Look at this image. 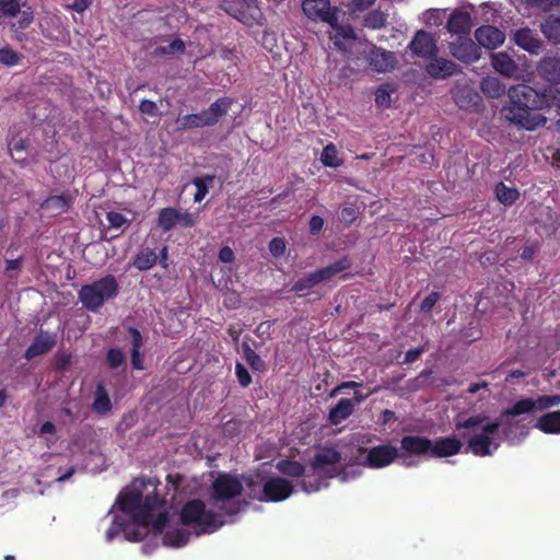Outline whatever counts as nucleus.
Instances as JSON below:
<instances>
[{"label": "nucleus", "instance_id": "f257e3e1", "mask_svg": "<svg viewBox=\"0 0 560 560\" xmlns=\"http://www.w3.org/2000/svg\"><path fill=\"white\" fill-rule=\"evenodd\" d=\"M559 404V395L522 398L494 420L486 413L475 415L463 422H456V430L472 454L488 456L499 448L503 439L512 444L522 442L530 429L535 428L533 416Z\"/></svg>", "mask_w": 560, "mask_h": 560}, {"label": "nucleus", "instance_id": "f03ea898", "mask_svg": "<svg viewBox=\"0 0 560 560\" xmlns=\"http://www.w3.org/2000/svg\"><path fill=\"white\" fill-rule=\"evenodd\" d=\"M242 482L234 476L223 474L212 482L208 505L201 500L187 502L180 513L182 526L167 527L163 544L168 547H183L189 540L190 528L196 536L218 530L225 515H234L246 504L241 500Z\"/></svg>", "mask_w": 560, "mask_h": 560}, {"label": "nucleus", "instance_id": "7ed1b4c3", "mask_svg": "<svg viewBox=\"0 0 560 560\" xmlns=\"http://www.w3.org/2000/svg\"><path fill=\"white\" fill-rule=\"evenodd\" d=\"M143 482L136 480L118 497L116 504L108 512L109 526L105 530L106 541L110 542L119 534L127 540H140L153 532L155 536L166 527V500H160L158 494L142 502Z\"/></svg>", "mask_w": 560, "mask_h": 560}, {"label": "nucleus", "instance_id": "20e7f679", "mask_svg": "<svg viewBox=\"0 0 560 560\" xmlns=\"http://www.w3.org/2000/svg\"><path fill=\"white\" fill-rule=\"evenodd\" d=\"M508 95L510 103L503 109L505 118L527 130L546 124L547 118L538 110L560 105V90L557 86H550L539 94L529 85L516 84L509 89Z\"/></svg>", "mask_w": 560, "mask_h": 560}, {"label": "nucleus", "instance_id": "39448f33", "mask_svg": "<svg viewBox=\"0 0 560 560\" xmlns=\"http://www.w3.org/2000/svg\"><path fill=\"white\" fill-rule=\"evenodd\" d=\"M327 35L335 49L348 59H358L366 52L368 42L359 37L351 24L336 15L327 23Z\"/></svg>", "mask_w": 560, "mask_h": 560}, {"label": "nucleus", "instance_id": "423d86ee", "mask_svg": "<svg viewBox=\"0 0 560 560\" xmlns=\"http://www.w3.org/2000/svg\"><path fill=\"white\" fill-rule=\"evenodd\" d=\"M118 294V282L112 275H107L90 284H85L79 291V300L82 305L92 312L98 311L106 301Z\"/></svg>", "mask_w": 560, "mask_h": 560}, {"label": "nucleus", "instance_id": "0eeeda50", "mask_svg": "<svg viewBox=\"0 0 560 560\" xmlns=\"http://www.w3.org/2000/svg\"><path fill=\"white\" fill-rule=\"evenodd\" d=\"M341 459L340 453L334 447H325L317 451L313 463L312 470L313 475L318 478H332L337 476L341 481H348L350 478H354L357 470L354 467H350L348 470L338 471V463Z\"/></svg>", "mask_w": 560, "mask_h": 560}, {"label": "nucleus", "instance_id": "6e6552de", "mask_svg": "<svg viewBox=\"0 0 560 560\" xmlns=\"http://www.w3.org/2000/svg\"><path fill=\"white\" fill-rule=\"evenodd\" d=\"M257 481L248 480L250 488L249 495L260 501H283L289 498L293 491V486L290 481L281 477H272L264 480L260 474L257 475Z\"/></svg>", "mask_w": 560, "mask_h": 560}, {"label": "nucleus", "instance_id": "1a4fd4ad", "mask_svg": "<svg viewBox=\"0 0 560 560\" xmlns=\"http://www.w3.org/2000/svg\"><path fill=\"white\" fill-rule=\"evenodd\" d=\"M232 105L228 97L215 101L210 107L199 114L179 116L176 120L178 129H194L214 126Z\"/></svg>", "mask_w": 560, "mask_h": 560}, {"label": "nucleus", "instance_id": "9d476101", "mask_svg": "<svg viewBox=\"0 0 560 560\" xmlns=\"http://www.w3.org/2000/svg\"><path fill=\"white\" fill-rule=\"evenodd\" d=\"M223 9L231 16L249 26L261 24L264 20L256 0H225Z\"/></svg>", "mask_w": 560, "mask_h": 560}, {"label": "nucleus", "instance_id": "9b49d317", "mask_svg": "<svg viewBox=\"0 0 560 560\" xmlns=\"http://www.w3.org/2000/svg\"><path fill=\"white\" fill-rule=\"evenodd\" d=\"M399 458V451L390 444H382L370 450H360L359 464L370 468H383Z\"/></svg>", "mask_w": 560, "mask_h": 560}, {"label": "nucleus", "instance_id": "f8f14e48", "mask_svg": "<svg viewBox=\"0 0 560 560\" xmlns=\"http://www.w3.org/2000/svg\"><path fill=\"white\" fill-rule=\"evenodd\" d=\"M401 453L399 458L401 464L406 467H411L416 464L411 456H429L431 453V440L418 435H407L400 441Z\"/></svg>", "mask_w": 560, "mask_h": 560}, {"label": "nucleus", "instance_id": "ddd939ff", "mask_svg": "<svg viewBox=\"0 0 560 560\" xmlns=\"http://www.w3.org/2000/svg\"><path fill=\"white\" fill-rule=\"evenodd\" d=\"M198 222V214L190 213L188 211H182L176 208L167 207L163 208L159 212L158 225L164 232H167L174 228H190Z\"/></svg>", "mask_w": 560, "mask_h": 560}, {"label": "nucleus", "instance_id": "4468645a", "mask_svg": "<svg viewBox=\"0 0 560 560\" xmlns=\"http://www.w3.org/2000/svg\"><path fill=\"white\" fill-rule=\"evenodd\" d=\"M349 266L350 262L347 258L340 259L330 266H327L316 272H313L298 280L293 285V291L303 292L305 290L312 289L319 282L328 280L336 276L337 273L346 270Z\"/></svg>", "mask_w": 560, "mask_h": 560}, {"label": "nucleus", "instance_id": "2eb2a0df", "mask_svg": "<svg viewBox=\"0 0 560 560\" xmlns=\"http://www.w3.org/2000/svg\"><path fill=\"white\" fill-rule=\"evenodd\" d=\"M302 10L308 20L326 24L340 12L338 8L331 7L329 0H303Z\"/></svg>", "mask_w": 560, "mask_h": 560}, {"label": "nucleus", "instance_id": "dca6fc26", "mask_svg": "<svg viewBox=\"0 0 560 560\" xmlns=\"http://www.w3.org/2000/svg\"><path fill=\"white\" fill-rule=\"evenodd\" d=\"M369 62V66L378 73H385L394 70L397 59L392 51L376 47L368 43L366 52L362 54Z\"/></svg>", "mask_w": 560, "mask_h": 560}, {"label": "nucleus", "instance_id": "f3484780", "mask_svg": "<svg viewBox=\"0 0 560 560\" xmlns=\"http://www.w3.org/2000/svg\"><path fill=\"white\" fill-rule=\"evenodd\" d=\"M451 54L459 61L467 63L480 58L479 48L472 39L460 35L451 44Z\"/></svg>", "mask_w": 560, "mask_h": 560}, {"label": "nucleus", "instance_id": "a211bd4d", "mask_svg": "<svg viewBox=\"0 0 560 560\" xmlns=\"http://www.w3.org/2000/svg\"><path fill=\"white\" fill-rule=\"evenodd\" d=\"M408 48L418 57L431 58L436 52V43L432 34L420 30L415 34Z\"/></svg>", "mask_w": 560, "mask_h": 560}, {"label": "nucleus", "instance_id": "6ab92c4d", "mask_svg": "<svg viewBox=\"0 0 560 560\" xmlns=\"http://www.w3.org/2000/svg\"><path fill=\"white\" fill-rule=\"evenodd\" d=\"M475 38L480 46L487 49H495L504 43L505 34L495 26L483 25L476 30Z\"/></svg>", "mask_w": 560, "mask_h": 560}, {"label": "nucleus", "instance_id": "aec40b11", "mask_svg": "<svg viewBox=\"0 0 560 560\" xmlns=\"http://www.w3.org/2000/svg\"><path fill=\"white\" fill-rule=\"evenodd\" d=\"M463 442L454 436L441 438L431 441L430 457H448L460 452Z\"/></svg>", "mask_w": 560, "mask_h": 560}, {"label": "nucleus", "instance_id": "412c9836", "mask_svg": "<svg viewBox=\"0 0 560 560\" xmlns=\"http://www.w3.org/2000/svg\"><path fill=\"white\" fill-rule=\"evenodd\" d=\"M491 66L492 68L506 78H517L518 66L514 59L506 52L500 51L491 54Z\"/></svg>", "mask_w": 560, "mask_h": 560}, {"label": "nucleus", "instance_id": "4be33fe9", "mask_svg": "<svg viewBox=\"0 0 560 560\" xmlns=\"http://www.w3.org/2000/svg\"><path fill=\"white\" fill-rule=\"evenodd\" d=\"M513 40L518 47L534 55L539 54L542 46V42L527 27L515 31Z\"/></svg>", "mask_w": 560, "mask_h": 560}, {"label": "nucleus", "instance_id": "5701e85b", "mask_svg": "<svg viewBox=\"0 0 560 560\" xmlns=\"http://www.w3.org/2000/svg\"><path fill=\"white\" fill-rule=\"evenodd\" d=\"M427 73L434 79H446L458 71V67L451 60L433 58L425 66Z\"/></svg>", "mask_w": 560, "mask_h": 560}, {"label": "nucleus", "instance_id": "b1692460", "mask_svg": "<svg viewBox=\"0 0 560 560\" xmlns=\"http://www.w3.org/2000/svg\"><path fill=\"white\" fill-rule=\"evenodd\" d=\"M535 428L547 434H560V410L539 417L535 420Z\"/></svg>", "mask_w": 560, "mask_h": 560}, {"label": "nucleus", "instance_id": "393cba45", "mask_svg": "<svg viewBox=\"0 0 560 560\" xmlns=\"http://www.w3.org/2000/svg\"><path fill=\"white\" fill-rule=\"evenodd\" d=\"M471 27V18L468 12H454L447 23V28L452 33L467 34Z\"/></svg>", "mask_w": 560, "mask_h": 560}, {"label": "nucleus", "instance_id": "a878e982", "mask_svg": "<svg viewBox=\"0 0 560 560\" xmlns=\"http://www.w3.org/2000/svg\"><path fill=\"white\" fill-rule=\"evenodd\" d=\"M539 73L548 81H560V58H544L538 67Z\"/></svg>", "mask_w": 560, "mask_h": 560}, {"label": "nucleus", "instance_id": "bb28decb", "mask_svg": "<svg viewBox=\"0 0 560 560\" xmlns=\"http://www.w3.org/2000/svg\"><path fill=\"white\" fill-rule=\"evenodd\" d=\"M354 410V402L348 398L340 399L330 410L328 419L332 424H339L346 420Z\"/></svg>", "mask_w": 560, "mask_h": 560}, {"label": "nucleus", "instance_id": "cd10ccee", "mask_svg": "<svg viewBox=\"0 0 560 560\" xmlns=\"http://www.w3.org/2000/svg\"><path fill=\"white\" fill-rule=\"evenodd\" d=\"M480 89L490 98H499L506 91L505 84L499 78L490 75L482 79Z\"/></svg>", "mask_w": 560, "mask_h": 560}, {"label": "nucleus", "instance_id": "c85d7f7f", "mask_svg": "<svg viewBox=\"0 0 560 560\" xmlns=\"http://www.w3.org/2000/svg\"><path fill=\"white\" fill-rule=\"evenodd\" d=\"M541 33L552 44H560V15H550L540 25Z\"/></svg>", "mask_w": 560, "mask_h": 560}, {"label": "nucleus", "instance_id": "c756f323", "mask_svg": "<svg viewBox=\"0 0 560 560\" xmlns=\"http://www.w3.org/2000/svg\"><path fill=\"white\" fill-rule=\"evenodd\" d=\"M158 261V255L154 249L145 247L135 256L132 265L140 271L149 270Z\"/></svg>", "mask_w": 560, "mask_h": 560}, {"label": "nucleus", "instance_id": "7c9ffc66", "mask_svg": "<svg viewBox=\"0 0 560 560\" xmlns=\"http://www.w3.org/2000/svg\"><path fill=\"white\" fill-rule=\"evenodd\" d=\"M456 104L464 109L478 105L480 96L470 88H462L454 94Z\"/></svg>", "mask_w": 560, "mask_h": 560}, {"label": "nucleus", "instance_id": "2f4dec72", "mask_svg": "<svg viewBox=\"0 0 560 560\" xmlns=\"http://www.w3.org/2000/svg\"><path fill=\"white\" fill-rule=\"evenodd\" d=\"M92 408L96 413L100 415L107 413L112 408V401L105 387L102 384L96 386Z\"/></svg>", "mask_w": 560, "mask_h": 560}, {"label": "nucleus", "instance_id": "473e14b6", "mask_svg": "<svg viewBox=\"0 0 560 560\" xmlns=\"http://www.w3.org/2000/svg\"><path fill=\"white\" fill-rule=\"evenodd\" d=\"M320 162L328 167H339L343 164V160L340 158L339 152L334 143H328L322 152Z\"/></svg>", "mask_w": 560, "mask_h": 560}, {"label": "nucleus", "instance_id": "72a5a7b5", "mask_svg": "<svg viewBox=\"0 0 560 560\" xmlns=\"http://www.w3.org/2000/svg\"><path fill=\"white\" fill-rule=\"evenodd\" d=\"M495 195L500 202L505 206L513 205L520 197V192L514 187H510L504 183H500L495 187Z\"/></svg>", "mask_w": 560, "mask_h": 560}, {"label": "nucleus", "instance_id": "f704fd0d", "mask_svg": "<svg viewBox=\"0 0 560 560\" xmlns=\"http://www.w3.org/2000/svg\"><path fill=\"white\" fill-rule=\"evenodd\" d=\"M130 335L132 338V349H131V363L132 366L137 370H142V360L140 358V348L142 346V337L137 329L130 328Z\"/></svg>", "mask_w": 560, "mask_h": 560}, {"label": "nucleus", "instance_id": "c9c22d12", "mask_svg": "<svg viewBox=\"0 0 560 560\" xmlns=\"http://www.w3.org/2000/svg\"><path fill=\"white\" fill-rule=\"evenodd\" d=\"M214 176L207 175L205 177H197L194 179L196 186V192L194 195L195 202H200L206 195L209 192V186L213 183Z\"/></svg>", "mask_w": 560, "mask_h": 560}, {"label": "nucleus", "instance_id": "e433bc0d", "mask_svg": "<svg viewBox=\"0 0 560 560\" xmlns=\"http://www.w3.org/2000/svg\"><path fill=\"white\" fill-rule=\"evenodd\" d=\"M277 468L280 472L292 477L302 476L304 472V468L300 463L291 460H280L277 464Z\"/></svg>", "mask_w": 560, "mask_h": 560}, {"label": "nucleus", "instance_id": "4c0bfd02", "mask_svg": "<svg viewBox=\"0 0 560 560\" xmlns=\"http://www.w3.org/2000/svg\"><path fill=\"white\" fill-rule=\"evenodd\" d=\"M55 343V335L42 331L39 335H37V354L50 350Z\"/></svg>", "mask_w": 560, "mask_h": 560}, {"label": "nucleus", "instance_id": "58836bf2", "mask_svg": "<svg viewBox=\"0 0 560 560\" xmlns=\"http://www.w3.org/2000/svg\"><path fill=\"white\" fill-rule=\"evenodd\" d=\"M385 22H386L385 14L380 11H373V12L369 13L364 20L365 26L373 28V30L383 27L385 25Z\"/></svg>", "mask_w": 560, "mask_h": 560}, {"label": "nucleus", "instance_id": "ea45409f", "mask_svg": "<svg viewBox=\"0 0 560 560\" xmlns=\"http://www.w3.org/2000/svg\"><path fill=\"white\" fill-rule=\"evenodd\" d=\"M185 48V44L182 39H174L166 46H160L155 49V54L159 55H172L182 52Z\"/></svg>", "mask_w": 560, "mask_h": 560}, {"label": "nucleus", "instance_id": "a19ab883", "mask_svg": "<svg viewBox=\"0 0 560 560\" xmlns=\"http://www.w3.org/2000/svg\"><path fill=\"white\" fill-rule=\"evenodd\" d=\"M109 225L114 229H124L129 224V220L119 212L109 211L106 214Z\"/></svg>", "mask_w": 560, "mask_h": 560}, {"label": "nucleus", "instance_id": "79ce46f5", "mask_svg": "<svg viewBox=\"0 0 560 560\" xmlns=\"http://www.w3.org/2000/svg\"><path fill=\"white\" fill-rule=\"evenodd\" d=\"M11 155L14 161L22 163L26 159L25 147L23 140H15L10 143Z\"/></svg>", "mask_w": 560, "mask_h": 560}, {"label": "nucleus", "instance_id": "37998d69", "mask_svg": "<svg viewBox=\"0 0 560 560\" xmlns=\"http://www.w3.org/2000/svg\"><path fill=\"white\" fill-rule=\"evenodd\" d=\"M66 207L67 202L65 198L60 196L51 197L43 203V208L47 210H56L58 213L63 212Z\"/></svg>", "mask_w": 560, "mask_h": 560}, {"label": "nucleus", "instance_id": "c03bdc74", "mask_svg": "<svg viewBox=\"0 0 560 560\" xmlns=\"http://www.w3.org/2000/svg\"><path fill=\"white\" fill-rule=\"evenodd\" d=\"M0 10L8 16H14L20 11V2L18 0H0Z\"/></svg>", "mask_w": 560, "mask_h": 560}, {"label": "nucleus", "instance_id": "a18cd8bd", "mask_svg": "<svg viewBox=\"0 0 560 560\" xmlns=\"http://www.w3.org/2000/svg\"><path fill=\"white\" fill-rule=\"evenodd\" d=\"M19 60L20 56L15 51L9 48L0 49V63L5 66H14L19 63Z\"/></svg>", "mask_w": 560, "mask_h": 560}, {"label": "nucleus", "instance_id": "49530a36", "mask_svg": "<svg viewBox=\"0 0 560 560\" xmlns=\"http://www.w3.org/2000/svg\"><path fill=\"white\" fill-rule=\"evenodd\" d=\"M375 102L381 107H388L390 104V93L386 88L377 89L375 93Z\"/></svg>", "mask_w": 560, "mask_h": 560}, {"label": "nucleus", "instance_id": "de8ad7c7", "mask_svg": "<svg viewBox=\"0 0 560 560\" xmlns=\"http://www.w3.org/2000/svg\"><path fill=\"white\" fill-rule=\"evenodd\" d=\"M107 361L110 368H118L125 361V355L120 350L112 349L108 351Z\"/></svg>", "mask_w": 560, "mask_h": 560}, {"label": "nucleus", "instance_id": "09e8293b", "mask_svg": "<svg viewBox=\"0 0 560 560\" xmlns=\"http://www.w3.org/2000/svg\"><path fill=\"white\" fill-rule=\"evenodd\" d=\"M269 250L275 257H279L285 252V243L282 238H272L269 243Z\"/></svg>", "mask_w": 560, "mask_h": 560}, {"label": "nucleus", "instance_id": "8fccbe9b", "mask_svg": "<svg viewBox=\"0 0 560 560\" xmlns=\"http://www.w3.org/2000/svg\"><path fill=\"white\" fill-rule=\"evenodd\" d=\"M39 438L46 440L47 443L56 441L55 425L50 422L44 423L40 428Z\"/></svg>", "mask_w": 560, "mask_h": 560}, {"label": "nucleus", "instance_id": "3c124183", "mask_svg": "<svg viewBox=\"0 0 560 560\" xmlns=\"http://www.w3.org/2000/svg\"><path fill=\"white\" fill-rule=\"evenodd\" d=\"M440 295L436 292H431L421 303V311L422 312H430L432 307L436 304L439 301Z\"/></svg>", "mask_w": 560, "mask_h": 560}, {"label": "nucleus", "instance_id": "603ef678", "mask_svg": "<svg viewBox=\"0 0 560 560\" xmlns=\"http://www.w3.org/2000/svg\"><path fill=\"white\" fill-rule=\"evenodd\" d=\"M236 375L242 386L246 387L250 384L252 378L248 371L240 363L236 365Z\"/></svg>", "mask_w": 560, "mask_h": 560}, {"label": "nucleus", "instance_id": "864d4df0", "mask_svg": "<svg viewBox=\"0 0 560 560\" xmlns=\"http://www.w3.org/2000/svg\"><path fill=\"white\" fill-rule=\"evenodd\" d=\"M141 113L149 115V116H156L158 115V106L154 102L144 100L141 102L139 106Z\"/></svg>", "mask_w": 560, "mask_h": 560}, {"label": "nucleus", "instance_id": "5fc2aeb1", "mask_svg": "<svg viewBox=\"0 0 560 560\" xmlns=\"http://www.w3.org/2000/svg\"><path fill=\"white\" fill-rule=\"evenodd\" d=\"M219 259L222 262H226V264L233 262L235 259L234 252L232 250L231 247L224 246L219 252Z\"/></svg>", "mask_w": 560, "mask_h": 560}, {"label": "nucleus", "instance_id": "6e6d98bb", "mask_svg": "<svg viewBox=\"0 0 560 560\" xmlns=\"http://www.w3.org/2000/svg\"><path fill=\"white\" fill-rule=\"evenodd\" d=\"M219 57L223 60L235 62L237 59L236 51L231 48L223 47L219 50Z\"/></svg>", "mask_w": 560, "mask_h": 560}, {"label": "nucleus", "instance_id": "4d7b16f0", "mask_svg": "<svg viewBox=\"0 0 560 560\" xmlns=\"http://www.w3.org/2000/svg\"><path fill=\"white\" fill-rule=\"evenodd\" d=\"M325 486H326V482H324V481H318L316 483H312L310 480H306V479H304L302 481V488L307 493L318 491L322 487H325Z\"/></svg>", "mask_w": 560, "mask_h": 560}, {"label": "nucleus", "instance_id": "13d9d810", "mask_svg": "<svg viewBox=\"0 0 560 560\" xmlns=\"http://www.w3.org/2000/svg\"><path fill=\"white\" fill-rule=\"evenodd\" d=\"M324 226L323 218L313 215L310 220V231L312 234L318 233Z\"/></svg>", "mask_w": 560, "mask_h": 560}, {"label": "nucleus", "instance_id": "bf43d9fd", "mask_svg": "<svg viewBox=\"0 0 560 560\" xmlns=\"http://www.w3.org/2000/svg\"><path fill=\"white\" fill-rule=\"evenodd\" d=\"M92 3V0H74L70 8L77 12L85 11Z\"/></svg>", "mask_w": 560, "mask_h": 560}, {"label": "nucleus", "instance_id": "052dcab7", "mask_svg": "<svg viewBox=\"0 0 560 560\" xmlns=\"http://www.w3.org/2000/svg\"><path fill=\"white\" fill-rule=\"evenodd\" d=\"M359 386H360V384H359V383H357V382H352V381H350V382H345V383H342V384L338 385L336 388H334V389L331 390V393H330V397H335L339 392H341V390H342V389H345V388H357V387H359Z\"/></svg>", "mask_w": 560, "mask_h": 560}, {"label": "nucleus", "instance_id": "680f3d73", "mask_svg": "<svg viewBox=\"0 0 560 560\" xmlns=\"http://www.w3.org/2000/svg\"><path fill=\"white\" fill-rule=\"evenodd\" d=\"M246 358L254 369H259L262 365L260 358L252 350H248Z\"/></svg>", "mask_w": 560, "mask_h": 560}, {"label": "nucleus", "instance_id": "e2e57ef3", "mask_svg": "<svg viewBox=\"0 0 560 560\" xmlns=\"http://www.w3.org/2000/svg\"><path fill=\"white\" fill-rule=\"evenodd\" d=\"M534 3L541 8L542 10L547 11L551 9L553 5H558L560 3V0H534Z\"/></svg>", "mask_w": 560, "mask_h": 560}, {"label": "nucleus", "instance_id": "0e129e2a", "mask_svg": "<svg viewBox=\"0 0 560 560\" xmlns=\"http://www.w3.org/2000/svg\"><path fill=\"white\" fill-rule=\"evenodd\" d=\"M340 217L342 221L351 223L355 219V212L352 208H345L342 209Z\"/></svg>", "mask_w": 560, "mask_h": 560}, {"label": "nucleus", "instance_id": "69168bd1", "mask_svg": "<svg viewBox=\"0 0 560 560\" xmlns=\"http://www.w3.org/2000/svg\"><path fill=\"white\" fill-rule=\"evenodd\" d=\"M439 19V12L438 11H427L423 13V20L427 24H436Z\"/></svg>", "mask_w": 560, "mask_h": 560}, {"label": "nucleus", "instance_id": "338daca9", "mask_svg": "<svg viewBox=\"0 0 560 560\" xmlns=\"http://www.w3.org/2000/svg\"><path fill=\"white\" fill-rule=\"evenodd\" d=\"M422 353V349H413L406 352L405 362H413L416 361L420 354Z\"/></svg>", "mask_w": 560, "mask_h": 560}, {"label": "nucleus", "instance_id": "774afa93", "mask_svg": "<svg viewBox=\"0 0 560 560\" xmlns=\"http://www.w3.org/2000/svg\"><path fill=\"white\" fill-rule=\"evenodd\" d=\"M488 388V383L486 382H479V383H474V384H470L469 388H468V392L470 394H476L477 392H479L480 389H487Z\"/></svg>", "mask_w": 560, "mask_h": 560}]
</instances>
